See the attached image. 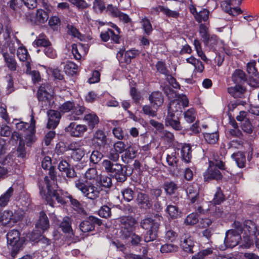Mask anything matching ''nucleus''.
<instances>
[{
  "mask_svg": "<svg viewBox=\"0 0 259 259\" xmlns=\"http://www.w3.org/2000/svg\"><path fill=\"white\" fill-rule=\"evenodd\" d=\"M51 179L48 176H46L44 181L39 184L40 194L42 196L46 197V200L47 203L51 207H54V201H56L58 203L63 204L67 201V197L65 198L63 195L61 190H55L52 187V184L54 183L53 176L51 174V170H50ZM71 204L77 207L79 205V202L76 199H72L70 196L68 197Z\"/></svg>",
  "mask_w": 259,
  "mask_h": 259,
  "instance_id": "f257e3e1",
  "label": "nucleus"
},
{
  "mask_svg": "<svg viewBox=\"0 0 259 259\" xmlns=\"http://www.w3.org/2000/svg\"><path fill=\"white\" fill-rule=\"evenodd\" d=\"M188 98H175L169 101L168 105L167 115L165 119V124L166 126H170L177 131L182 129L180 122L175 113L182 112V109L188 106Z\"/></svg>",
  "mask_w": 259,
  "mask_h": 259,
  "instance_id": "f03ea898",
  "label": "nucleus"
},
{
  "mask_svg": "<svg viewBox=\"0 0 259 259\" xmlns=\"http://www.w3.org/2000/svg\"><path fill=\"white\" fill-rule=\"evenodd\" d=\"M242 230L240 232L243 240L242 246L249 248L253 244L252 236H254L256 246L259 248V231L254 223L251 220L245 221L242 224Z\"/></svg>",
  "mask_w": 259,
  "mask_h": 259,
  "instance_id": "7ed1b4c3",
  "label": "nucleus"
},
{
  "mask_svg": "<svg viewBox=\"0 0 259 259\" xmlns=\"http://www.w3.org/2000/svg\"><path fill=\"white\" fill-rule=\"evenodd\" d=\"M233 225L234 229L226 232L224 243L219 247L221 250H225L228 247L233 248L238 243L240 244L241 247L245 248L241 245V243L243 240L242 235H241V234L240 232L242 230V223L235 221Z\"/></svg>",
  "mask_w": 259,
  "mask_h": 259,
  "instance_id": "20e7f679",
  "label": "nucleus"
},
{
  "mask_svg": "<svg viewBox=\"0 0 259 259\" xmlns=\"http://www.w3.org/2000/svg\"><path fill=\"white\" fill-rule=\"evenodd\" d=\"M162 219L161 215L156 214L154 218H146L141 222V226L144 229L147 230L144 240L146 242L153 241L157 236L160 220Z\"/></svg>",
  "mask_w": 259,
  "mask_h": 259,
  "instance_id": "39448f33",
  "label": "nucleus"
},
{
  "mask_svg": "<svg viewBox=\"0 0 259 259\" xmlns=\"http://www.w3.org/2000/svg\"><path fill=\"white\" fill-rule=\"evenodd\" d=\"M75 187L83 195L88 199L95 200L99 197L102 189L97 183L88 180H77L75 181Z\"/></svg>",
  "mask_w": 259,
  "mask_h": 259,
  "instance_id": "423d86ee",
  "label": "nucleus"
},
{
  "mask_svg": "<svg viewBox=\"0 0 259 259\" xmlns=\"http://www.w3.org/2000/svg\"><path fill=\"white\" fill-rule=\"evenodd\" d=\"M23 211L20 208H9L0 213V224L11 227L23 218Z\"/></svg>",
  "mask_w": 259,
  "mask_h": 259,
  "instance_id": "0eeeda50",
  "label": "nucleus"
},
{
  "mask_svg": "<svg viewBox=\"0 0 259 259\" xmlns=\"http://www.w3.org/2000/svg\"><path fill=\"white\" fill-rule=\"evenodd\" d=\"M187 197L192 204L199 205L201 204V198L199 196V189L198 185L196 183L188 184L186 189ZM207 202L203 203L200 205L196 206L195 208L200 213H205L209 210L205 208Z\"/></svg>",
  "mask_w": 259,
  "mask_h": 259,
  "instance_id": "6e6552de",
  "label": "nucleus"
},
{
  "mask_svg": "<svg viewBox=\"0 0 259 259\" xmlns=\"http://www.w3.org/2000/svg\"><path fill=\"white\" fill-rule=\"evenodd\" d=\"M114 162L110 159H104L102 162V165L105 170L114 176L118 182H123L126 180V176L123 171L122 165Z\"/></svg>",
  "mask_w": 259,
  "mask_h": 259,
  "instance_id": "1a4fd4ad",
  "label": "nucleus"
},
{
  "mask_svg": "<svg viewBox=\"0 0 259 259\" xmlns=\"http://www.w3.org/2000/svg\"><path fill=\"white\" fill-rule=\"evenodd\" d=\"M219 169H225V163L222 160L209 161V167L203 174L204 180H221L223 176Z\"/></svg>",
  "mask_w": 259,
  "mask_h": 259,
  "instance_id": "9d476101",
  "label": "nucleus"
},
{
  "mask_svg": "<svg viewBox=\"0 0 259 259\" xmlns=\"http://www.w3.org/2000/svg\"><path fill=\"white\" fill-rule=\"evenodd\" d=\"M61 112L65 113L70 112L68 118L69 120H78L80 119L84 113L86 112V109L83 106L77 105L75 106L73 102L67 101L60 107Z\"/></svg>",
  "mask_w": 259,
  "mask_h": 259,
  "instance_id": "9b49d317",
  "label": "nucleus"
},
{
  "mask_svg": "<svg viewBox=\"0 0 259 259\" xmlns=\"http://www.w3.org/2000/svg\"><path fill=\"white\" fill-rule=\"evenodd\" d=\"M7 239L8 247L11 250V255L15 257L21 249L23 244V240L20 238V233L18 230L13 229L7 233Z\"/></svg>",
  "mask_w": 259,
  "mask_h": 259,
  "instance_id": "f8f14e48",
  "label": "nucleus"
},
{
  "mask_svg": "<svg viewBox=\"0 0 259 259\" xmlns=\"http://www.w3.org/2000/svg\"><path fill=\"white\" fill-rule=\"evenodd\" d=\"M119 221L121 236L125 238L130 237L134 230L135 219L128 217H124L121 218Z\"/></svg>",
  "mask_w": 259,
  "mask_h": 259,
  "instance_id": "ddd939ff",
  "label": "nucleus"
},
{
  "mask_svg": "<svg viewBox=\"0 0 259 259\" xmlns=\"http://www.w3.org/2000/svg\"><path fill=\"white\" fill-rule=\"evenodd\" d=\"M111 26L115 29L116 32L111 29H108L107 31L101 33V39L105 42L110 39L114 43L120 44V37L119 34L121 32L120 29L114 24H112Z\"/></svg>",
  "mask_w": 259,
  "mask_h": 259,
  "instance_id": "4468645a",
  "label": "nucleus"
},
{
  "mask_svg": "<svg viewBox=\"0 0 259 259\" xmlns=\"http://www.w3.org/2000/svg\"><path fill=\"white\" fill-rule=\"evenodd\" d=\"M125 149L126 145L123 142H116L108 153L107 157L110 160L117 162L119 158V154L123 152Z\"/></svg>",
  "mask_w": 259,
  "mask_h": 259,
  "instance_id": "2eb2a0df",
  "label": "nucleus"
},
{
  "mask_svg": "<svg viewBox=\"0 0 259 259\" xmlns=\"http://www.w3.org/2000/svg\"><path fill=\"white\" fill-rule=\"evenodd\" d=\"M88 130L87 126L84 124H76L71 122L65 128V131L72 137H80Z\"/></svg>",
  "mask_w": 259,
  "mask_h": 259,
  "instance_id": "dca6fc26",
  "label": "nucleus"
},
{
  "mask_svg": "<svg viewBox=\"0 0 259 259\" xmlns=\"http://www.w3.org/2000/svg\"><path fill=\"white\" fill-rule=\"evenodd\" d=\"M136 202L140 208L144 210L149 209L152 206V202L149 195L142 192L138 194Z\"/></svg>",
  "mask_w": 259,
  "mask_h": 259,
  "instance_id": "f3484780",
  "label": "nucleus"
},
{
  "mask_svg": "<svg viewBox=\"0 0 259 259\" xmlns=\"http://www.w3.org/2000/svg\"><path fill=\"white\" fill-rule=\"evenodd\" d=\"M47 114L48 117L47 127L50 129L56 128L61 118L60 113L57 111L50 110L47 112Z\"/></svg>",
  "mask_w": 259,
  "mask_h": 259,
  "instance_id": "a211bd4d",
  "label": "nucleus"
},
{
  "mask_svg": "<svg viewBox=\"0 0 259 259\" xmlns=\"http://www.w3.org/2000/svg\"><path fill=\"white\" fill-rule=\"evenodd\" d=\"M35 123L33 113L31 115L30 131L28 134L25 137V142L27 146H30L31 144L35 141V138L34 133L35 132Z\"/></svg>",
  "mask_w": 259,
  "mask_h": 259,
  "instance_id": "6ab92c4d",
  "label": "nucleus"
},
{
  "mask_svg": "<svg viewBox=\"0 0 259 259\" xmlns=\"http://www.w3.org/2000/svg\"><path fill=\"white\" fill-rule=\"evenodd\" d=\"M181 246L183 249L188 252H192L194 242L189 234H185L181 238Z\"/></svg>",
  "mask_w": 259,
  "mask_h": 259,
  "instance_id": "aec40b11",
  "label": "nucleus"
},
{
  "mask_svg": "<svg viewBox=\"0 0 259 259\" xmlns=\"http://www.w3.org/2000/svg\"><path fill=\"white\" fill-rule=\"evenodd\" d=\"M92 142L98 146H104L107 142V137L104 132L101 130L97 131L93 135Z\"/></svg>",
  "mask_w": 259,
  "mask_h": 259,
  "instance_id": "412c9836",
  "label": "nucleus"
},
{
  "mask_svg": "<svg viewBox=\"0 0 259 259\" xmlns=\"http://www.w3.org/2000/svg\"><path fill=\"white\" fill-rule=\"evenodd\" d=\"M58 169L62 172V175H65L68 178H72L74 176V170L70 168L68 163L66 160H61L58 165Z\"/></svg>",
  "mask_w": 259,
  "mask_h": 259,
  "instance_id": "4be33fe9",
  "label": "nucleus"
},
{
  "mask_svg": "<svg viewBox=\"0 0 259 259\" xmlns=\"http://www.w3.org/2000/svg\"><path fill=\"white\" fill-rule=\"evenodd\" d=\"M83 120L87 123L89 128L91 130H93L99 122V117L93 112L85 114Z\"/></svg>",
  "mask_w": 259,
  "mask_h": 259,
  "instance_id": "5701e85b",
  "label": "nucleus"
},
{
  "mask_svg": "<svg viewBox=\"0 0 259 259\" xmlns=\"http://www.w3.org/2000/svg\"><path fill=\"white\" fill-rule=\"evenodd\" d=\"M14 188L10 187L3 194L0 196V207H4L8 205L11 198L14 193Z\"/></svg>",
  "mask_w": 259,
  "mask_h": 259,
  "instance_id": "b1692460",
  "label": "nucleus"
},
{
  "mask_svg": "<svg viewBox=\"0 0 259 259\" xmlns=\"http://www.w3.org/2000/svg\"><path fill=\"white\" fill-rule=\"evenodd\" d=\"M49 221L46 214L44 211H41L39 219L36 224V227L40 229L44 232L49 228Z\"/></svg>",
  "mask_w": 259,
  "mask_h": 259,
  "instance_id": "393cba45",
  "label": "nucleus"
},
{
  "mask_svg": "<svg viewBox=\"0 0 259 259\" xmlns=\"http://www.w3.org/2000/svg\"><path fill=\"white\" fill-rule=\"evenodd\" d=\"M54 92L52 87L48 84H43L39 88L37 92V97H52Z\"/></svg>",
  "mask_w": 259,
  "mask_h": 259,
  "instance_id": "a878e982",
  "label": "nucleus"
},
{
  "mask_svg": "<svg viewBox=\"0 0 259 259\" xmlns=\"http://www.w3.org/2000/svg\"><path fill=\"white\" fill-rule=\"evenodd\" d=\"M180 155L183 161L186 163L190 161L191 155V148L189 144L183 145L180 149Z\"/></svg>",
  "mask_w": 259,
  "mask_h": 259,
  "instance_id": "bb28decb",
  "label": "nucleus"
},
{
  "mask_svg": "<svg viewBox=\"0 0 259 259\" xmlns=\"http://www.w3.org/2000/svg\"><path fill=\"white\" fill-rule=\"evenodd\" d=\"M3 36L6 41L5 44L9 47L10 51L11 53L14 52L16 49L19 46V41L16 37H14V40H11L10 42L9 43L10 36V33L8 31L4 33Z\"/></svg>",
  "mask_w": 259,
  "mask_h": 259,
  "instance_id": "cd10ccee",
  "label": "nucleus"
},
{
  "mask_svg": "<svg viewBox=\"0 0 259 259\" xmlns=\"http://www.w3.org/2000/svg\"><path fill=\"white\" fill-rule=\"evenodd\" d=\"M3 57L9 69L11 71H15L17 68V63L15 59L7 53H4Z\"/></svg>",
  "mask_w": 259,
  "mask_h": 259,
  "instance_id": "c85d7f7f",
  "label": "nucleus"
},
{
  "mask_svg": "<svg viewBox=\"0 0 259 259\" xmlns=\"http://www.w3.org/2000/svg\"><path fill=\"white\" fill-rule=\"evenodd\" d=\"M156 68L158 72L167 76V79L171 83L175 81V79L171 75L169 74V71L166 69L165 64L161 61H159L156 64Z\"/></svg>",
  "mask_w": 259,
  "mask_h": 259,
  "instance_id": "c756f323",
  "label": "nucleus"
},
{
  "mask_svg": "<svg viewBox=\"0 0 259 259\" xmlns=\"http://www.w3.org/2000/svg\"><path fill=\"white\" fill-rule=\"evenodd\" d=\"M80 229L82 232H88L94 229L95 225L93 220L90 218L82 221L79 225Z\"/></svg>",
  "mask_w": 259,
  "mask_h": 259,
  "instance_id": "7c9ffc66",
  "label": "nucleus"
},
{
  "mask_svg": "<svg viewBox=\"0 0 259 259\" xmlns=\"http://www.w3.org/2000/svg\"><path fill=\"white\" fill-rule=\"evenodd\" d=\"M209 11L206 9H203L198 11L195 15V20L198 23L202 21L206 22L208 20L209 17Z\"/></svg>",
  "mask_w": 259,
  "mask_h": 259,
  "instance_id": "2f4dec72",
  "label": "nucleus"
},
{
  "mask_svg": "<svg viewBox=\"0 0 259 259\" xmlns=\"http://www.w3.org/2000/svg\"><path fill=\"white\" fill-rule=\"evenodd\" d=\"M60 227L63 232L68 234H73L71 226V220L68 217H65L60 225Z\"/></svg>",
  "mask_w": 259,
  "mask_h": 259,
  "instance_id": "473e14b6",
  "label": "nucleus"
},
{
  "mask_svg": "<svg viewBox=\"0 0 259 259\" xmlns=\"http://www.w3.org/2000/svg\"><path fill=\"white\" fill-rule=\"evenodd\" d=\"M163 189L167 194H174L178 189L177 185L172 181H166L163 184Z\"/></svg>",
  "mask_w": 259,
  "mask_h": 259,
  "instance_id": "72a5a7b5",
  "label": "nucleus"
},
{
  "mask_svg": "<svg viewBox=\"0 0 259 259\" xmlns=\"http://www.w3.org/2000/svg\"><path fill=\"white\" fill-rule=\"evenodd\" d=\"M158 11L162 12L166 16L168 17H172L177 18L180 16V13L176 11L170 10L167 7L159 6L158 8Z\"/></svg>",
  "mask_w": 259,
  "mask_h": 259,
  "instance_id": "f704fd0d",
  "label": "nucleus"
},
{
  "mask_svg": "<svg viewBox=\"0 0 259 259\" xmlns=\"http://www.w3.org/2000/svg\"><path fill=\"white\" fill-rule=\"evenodd\" d=\"M193 44L198 56L200 57L204 62L208 63V59L202 50L201 45L199 40L195 39Z\"/></svg>",
  "mask_w": 259,
  "mask_h": 259,
  "instance_id": "c9c22d12",
  "label": "nucleus"
},
{
  "mask_svg": "<svg viewBox=\"0 0 259 259\" xmlns=\"http://www.w3.org/2000/svg\"><path fill=\"white\" fill-rule=\"evenodd\" d=\"M203 137L207 143L214 144L218 142L219 135L218 133L215 132L212 133H204Z\"/></svg>",
  "mask_w": 259,
  "mask_h": 259,
  "instance_id": "e433bc0d",
  "label": "nucleus"
},
{
  "mask_svg": "<svg viewBox=\"0 0 259 259\" xmlns=\"http://www.w3.org/2000/svg\"><path fill=\"white\" fill-rule=\"evenodd\" d=\"M33 44L37 47H44L45 48L50 46L51 43L46 36L44 34H40L34 41Z\"/></svg>",
  "mask_w": 259,
  "mask_h": 259,
  "instance_id": "4c0bfd02",
  "label": "nucleus"
},
{
  "mask_svg": "<svg viewBox=\"0 0 259 259\" xmlns=\"http://www.w3.org/2000/svg\"><path fill=\"white\" fill-rule=\"evenodd\" d=\"M140 22L145 33L147 35H149L153 30L152 25L149 20L147 17H145L141 19Z\"/></svg>",
  "mask_w": 259,
  "mask_h": 259,
  "instance_id": "58836bf2",
  "label": "nucleus"
},
{
  "mask_svg": "<svg viewBox=\"0 0 259 259\" xmlns=\"http://www.w3.org/2000/svg\"><path fill=\"white\" fill-rule=\"evenodd\" d=\"M232 157L235 159L236 163L239 167L242 168L245 166L246 159L242 153H234L232 155Z\"/></svg>",
  "mask_w": 259,
  "mask_h": 259,
  "instance_id": "ea45409f",
  "label": "nucleus"
},
{
  "mask_svg": "<svg viewBox=\"0 0 259 259\" xmlns=\"http://www.w3.org/2000/svg\"><path fill=\"white\" fill-rule=\"evenodd\" d=\"M245 79V74L241 70H236L232 75V80L235 83H241L242 81H244Z\"/></svg>",
  "mask_w": 259,
  "mask_h": 259,
  "instance_id": "a19ab883",
  "label": "nucleus"
},
{
  "mask_svg": "<svg viewBox=\"0 0 259 259\" xmlns=\"http://www.w3.org/2000/svg\"><path fill=\"white\" fill-rule=\"evenodd\" d=\"M78 67L73 62H67L64 67V71L66 74L73 75L77 71Z\"/></svg>",
  "mask_w": 259,
  "mask_h": 259,
  "instance_id": "79ce46f5",
  "label": "nucleus"
},
{
  "mask_svg": "<svg viewBox=\"0 0 259 259\" xmlns=\"http://www.w3.org/2000/svg\"><path fill=\"white\" fill-rule=\"evenodd\" d=\"M166 212L171 219H176L180 214V211L178 208L176 206L172 205H167L166 208Z\"/></svg>",
  "mask_w": 259,
  "mask_h": 259,
  "instance_id": "37998d69",
  "label": "nucleus"
},
{
  "mask_svg": "<svg viewBox=\"0 0 259 259\" xmlns=\"http://www.w3.org/2000/svg\"><path fill=\"white\" fill-rule=\"evenodd\" d=\"M228 92L232 96H237L245 92V89L240 85H236L234 87H230L228 89Z\"/></svg>",
  "mask_w": 259,
  "mask_h": 259,
  "instance_id": "c03bdc74",
  "label": "nucleus"
},
{
  "mask_svg": "<svg viewBox=\"0 0 259 259\" xmlns=\"http://www.w3.org/2000/svg\"><path fill=\"white\" fill-rule=\"evenodd\" d=\"M85 178L89 181L96 183L98 178L97 171L96 168H89L85 174Z\"/></svg>",
  "mask_w": 259,
  "mask_h": 259,
  "instance_id": "a18cd8bd",
  "label": "nucleus"
},
{
  "mask_svg": "<svg viewBox=\"0 0 259 259\" xmlns=\"http://www.w3.org/2000/svg\"><path fill=\"white\" fill-rule=\"evenodd\" d=\"M49 16L46 12L42 9H39L37 11L36 13V20L35 22L39 23H44L48 19Z\"/></svg>",
  "mask_w": 259,
  "mask_h": 259,
  "instance_id": "49530a36",
  "label": "nucleus"
},
{
  "mask_svg": "<svg viewBox=\"0 0 259 259\" xmlns=\"http://www.w3.org/2000/svg\"><path fill=\"white\" fill-rule=\"evenodd\" d=\"M184 118L188 123H192L195 120L196 112L193 108L187 110L184 113Z\"/></svg>",
  "mask_w": 259,
  "mask_h": 259,
  "instance_id": "de8ad7c7",
  "label": "nucleus"
},
{
  "mask_svg": "<svg viewBox=\"0 0 259 259\" xmlns=\"http://www.w3.org/2000/svg\"><path fill=\"white\" fill-rule=\"evenodd\" d=\"M178 249V247L177 245L166 243L161 246L160 251L163 253L174 252L177 251Z\"/></svg>",
  "mask_w": 259,
  "mask_h": 259,
  "instance_id": "09e8293b",
  "label": "nucleus"
},
{
  "mask_svg": "<svg viewBox=\"0 0 259 259\" xmlns=\"http://www.w3.org/2000/svg\"><path fill=\"white\" fill-rule=\"evenodd\" d=\"M125 153L122 156V159L124 158L125 160L133 159L136 155V150L131 147H128L125 150Z\"/></svg>",
  "mask_w": 259,
  "mask_h": 259,
  "instance_id": "8fccbe9b",
  "label": "nucleus"
},
{
  "mask_svg": "<svg viewBox=\"0 0 259 259\" xmlns=\"http://www.w3.org/2000/svg\"><path fill=\"white\" fill-rule=\"evenodd\" d=\"M17 56L21 61H25L30 58L27 50L23 47H18L17 50Z\"/></svg>",
  "mask_w": 259,
  "mask_h": 259,
  "instance_id": "3c124183",
  "label": "nucleus"
},
{
  "mask_svg": "<svg viewBox=\"0 0 259 259\" xmlns=\"http://www.w3.org/2000/svg\"><path fill=\"white\" fill-rule=\"evenodd\" d=\"M198 222V217L197 213H192L189 214L185 220L184 223L187 225H194Z\"/></svg>",
  "mask_w": 259,
  "mask_h": 259,
  "instance_id": "603ef678",
  "label": "nucleus"
},
{
  "mask_svg": "<svg viewBox=\"0 0 259 259\" xmlns=\"http://www.w3.org/2000/svg\"><path fill=\"white\" fill-rule=\"evenodd\" d=\"M68 1L80 10L87 9L90 6V5L84 0H68Z\"/></svg>",
  "mask_w": 259,
  "mask_h": 259,
  "instance_id": "864d4df0",
  "label": "nucleus"
},
{
  "mask_svg": "<svg viewBox=\"0 0 259 259\" xmlns=\"http://www.w3.org/2000/svg\"><path fill=\"white\" fill-rule=\"evenodd\" d=\"M205 46L209 47L210 48H213L218 42V39L217 36L212 35L209 36L203 41Z\"/></svg>",
  "mask_w": 259,
  "mask_h": 259,
  "instance_id": "5fc2aeb1",
  "label": "nucleus"
},
{
  "mask_svg": "<svg viewBox=\"0 0 259 259\" xmlns=\"http://www.w3.org/2000/svg\"><path fill=\"white\" fill-rule=\"evenodd\" d=\"M121 194L124 199L127 202L133 200L134 198V191L131 188H127L121 191Z\"/></svg>",
  "mask_w": 259,
  "mask_h": 259,
  "instance_id": "6e6d98bb",
  "label": "nucleus"
},
{
  "mask_svg": "<svg viewBox=\"0 0 259 259\" xmlns=\"http://www.w3.org/2000/svg\"><path fill=\"white\" fill-rule=\"evenodd\" d=\"M224 200L223 194L220 187H218L213 199L215 204H221Z\"/></svg>",
  "mask_w": 259,
  "mask_h": 259,
  "instance_id": "4d7b16f0",
  "label": "nucleus"
},
{
  "mask_svg": "<svg viewBox=\"0 0 259 259\" xmlns=\"http://www.w3.org/2000/svg\"><path fill=\"white\" fill-rule=\"evenodd\" d=\"M85 153V150H84L83 148L82 147L81 148L78 149L76 151L72 152L71 155L72 158L75 160L79 161L83 157Z\"/></svg>",
  "mask_w": 259,
  "mask_h": 259,
  "instance_id": "13d9d810",
  "label": "nucleus"
},
{
  "mask_svg": "<svg viewBox=\"0 0 259 259\" xmlns=\"http://www.w3.org/2000/svg\"><path fill=\"white\" fill-rule=\"evenodd\" d=\"M30 124H29L27 122L20 121L16 123V128L19 131L21 132H25L26 131L27 133L30 131Z\"/></svg>",
  "mask_w": 259,
  "mask_h": 259,
  "instance_id": "bf43d9fd",
  "label": "nucleus"
},
{
  "mask_svg": "<svg viewBox=\"0 0 259 259\" xmlns=\"http://www.w3.org/2000/svg\"><path fill=\"white\" fill-rule=\"evenodd\" d=\"M72 53L76 60H79L81 58V55L79 52V50L82 48V46L80 44L77 45L76 44L72 45Z\"/></svg>",
  "mask_w": 259,
  "mask_h": 259,
  "instance_id": "052dcab7",
  "label": "nucleus"
},
{
  "mask_svg": "<svg viewBox=\"0 0 259 259\" xmlns=\"http://www.w3.org/2000/svg\"><path fill=\"white\" fill-rule=\"evenodd\" d=\"M98 214L102 218H107L110 217L111 215L110 208L106 205H104L99 210Z\"/></svg>",
  "mask_w": 259,
  "mask_h": 259,
  "instance_id": "680f3d73",
  "label": "nucleus"
},
{
  "mask_svg": "<svg viewBox=\"0 0 259 259\" xmlns=\"http://www.w3.org/2000/svg\"><path fill=\"white\" fill-rule=\"evenodd\" d=\"M213 249L212 248H207L205 249L199 251L197 254L193 257L194 259H201L204 258L206 255L212 253Z\"/></svg>",
  "mask_w": 259,
  "mask_h": 259,
  "instance_id": "e2e57ef3",
  "label": "nucleus"
},
{
  "mask_svg": "<svg viewBox=\"0 0 259 259\" xmlns=\"http://www.w3.org/2000/svg\"><path fill=\"white\" fill-rule=\"evenodd\" d=\"M60 24V20L57 16H53L49 21V26L54 30L57 29Z\"/></svg>",
  "mask_w": 259,
  "mask_h": 259,
  "instance_id": "0e129e2a",
  "label": "nucleus"
},
{
  "mask_svg": "<svg viewBox=\"0 0 259 259\" xmlns=\"http://www.w3.org/2000/svg\"><path fill=\"white\" fill-rule=\"evenodd\" d=\"M93 9L96 12H102L105 9V4L102 0H94Z\"/></svg>",
  "mask_w": 259,
  "mask_h": 259,
  "instance_id": "69168bd1",
  "label": "nucleus"
},
{
  "mask_svg": "<svg viewBox=\"0 0 259 259\" xmlns=\"http://www.w3.org/2000/svg\"><path fill=\"white\" fill-rule=\"evenodd\" d=\"M103 155L98 151H93L90 156V161L94 163H97L101 159Z\"/></svg>",
  "mask_w": 259,
  "mask_h": 259,
  "instance_id": "338daca9",
  "label": "nucleus"
},
{
  "mask_svg": "<svg viewBox=\"0 0 259 259\" xmlns=\"http://www.w3.org/2000/svg\"><path fill=\"white\" fill-rule=\"evenodd\" d=\"M256 62L255 61H251L247 64V71L252 75H255L257 73V70L255 68Z\"/></svg>",
  "mask_w": 259,
  "mask_h": 259,
  "instance_id": "774afa93",
  "label": "nucleus"
}]
</instances>
